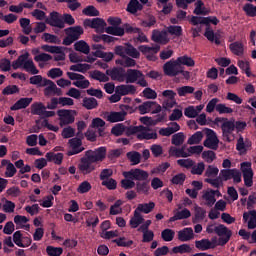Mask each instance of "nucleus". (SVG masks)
<instances>
[{"instance_id": "nucleus-1", "label": "nucleus", "mask_w": 256, "mask_h": 256, "mask_svg": "<svg viewBox=\"0 0 256 256\" xmlns=\"http://www.w3.org/2000/svg\"><path fill=\"white\" fill-rule=\"evenodd\" d=\"M107 157V147L100 146L95 150H88L80 158L78 170L81 175H91L97 169V163H102Z\"/></svg>"}, {"instance_id": "nucleus-2", "label": "nucleus", "mask_w": 256, "mask_h": 256, "mask_svg": "<svg viewBox=\"0 0 256 256\" xmlns=\"http://www.w3.org/2000/svg\"><path fill=\"white\" fill-rule=\"evenodd\" d=\"M112 135L115 137H121L123 133L126 134L127 137H131V135H136L138 141H151V139H157V132H151V128L143 125L139 126H125L123 124H116L111 129Z\"/></svg>"}, {"instance_id": "nucleus-3", "label": "nucleus", "mask_w": 256, "mask_h": 256, "mask_svg": "<svg viewBox=\"0 0 256 256\" xmlns=\"http://www.w3.org/2000/svg\"><path fill=\"white\" fill-rule=\"evenodd\" d=\"M206 232L211 235V233H216L218 235V246L225 247L228 241H231L233 237V231L227 228L224 224H218L217 226L209 224L206 228Z\"/></svg>"}, {"instance_id": "nucleus-4", "label": "nucleus", "mask_w": 256, "mask_h": 256, "mask_svg": "<svg viewBox=\"0 0 256 256\" xmlns=\"http://www.w3.org/2000/svg\"><path fill=\"white\" fill-rule=\"evenodd\" d=\"M214 125H217L219 127L220 123V129L222 131V136L224 141H227L228 143H231V135H233V131H235V120H229L225 117H216L213 121Z\"/></svg>"}, {"instance_id": "nucleus-5", "label": "nucleus", "mask_w": 256, "mask_h": 256, "mask_svg": "<svg viewBox=\"0 0 256 256\" xmlns=\"http://www.w3.org/2000/svg\"><path fill=\"white\" fill-rule=\"evenodd\" d=\"M202 23L206 25L204 37L210 41V43H215V45H221V37L218 34H215V31L211 30L212 25H219V19L216 16L204 17Z\"/></svg>"}, {"instance_id": "nucleus-6", "label": "nucleus", "mask_w": 256, "mask_h": 256, "mask_svg": "<svg viewBox=\"0 0 256 256\" xmlns=\"http://www.w3.org/2000/svg\"><path fill=\"white\" fill-rule=\"evenodd\" d=\"M66 37L63 39L62 45L69 47V45H73L75 41H79L81 39V35L85 33V30L82 26H71L64 29Z\"/></svg>"}, {"instance_id": "nucleus-7", "label": "nucleus", "mask_w": 256, "mask_h": 256, "mask_svg": "<svg viewBox=\"0 0 256 256\" xmlns=\"http://www.w3.org/2000/svg\"><path fill=\"white\" fill-rule=\"evenodd\" d=\"M202 131L206 135V139L203 142L204 147L212 149V151H217V149H219V138L217 137V133L210 128H204Z\"/></svg>"}, {"instance_id": "nucleus-8", "label": "nucleus", "mask_w": 256, "mask_h": 256, "mask_svg": "<svg viewBox=\"0 0 256 256\" xmlns=\"http://www.w3.org/2000/svg\"><path fill=\"white\" fill-rule=\"evenodd\" d=\"M57 115L59 117L60 127H65V125H72V123H75V115H77V111L60 109L57 111Z\"/></svg>"}, {"instance_id": "nucleus-9", "label": "nucleus", "mask_w": 256, "mask_h": 256, "mask_svg": "<svg viewBox=\"0 0 256 256\" xmlns=\"http://www.w3.org/2000/svg\"><path fill=\"white\" fill-rule=\"evenodd\" d=\"M124 179H133L134 181H147L149 179V172L135 168L130 171H124L122 173Z\"/></svg>"}, {"instance_id": "nucleus-10", "label": "nucleus", "mask_w": 256, "mask_h": 256, "mask_svg": "<svg viewBox=\"0 0 256 256\" xmlns=\"http://www.w3.org/2000/svg\"><path fill=\"white\" fill-rule=\"evenodd\" d=\"M83 25L85 29L90 27V29H95L96 33H103L105 31V27H107V22L102 18H86L83 21Z\"/></svg>"}, {"instance_id": "nucleus-11", "label": "nucleus", "mask_w": 256, "mask_h": 256, "mask_svg": "<svg viewBox=\"0 0 256 256\" xmlns=\"http://www.w3.org/2000/svg\"><path fill=\"white\" fill-rule=\"evenodd\" d=\"M66 75L71 81H74L72 85L78 87V89H89L91 82H89V80H85V76L82 74L67 72Z\"/></svg>"}, {"instance_id": "nucleus-12", "label": "nucleus", "mask_w": 256, "mask_h": 256, "mask_svg": "<svg viewBox=\"0 0 256 256\" xmlns=\"http://www.w3.org/2000/svg\"><path fill=\"white\" fill-rule=\"evenodd\" d=\"M83 137L78 136L75 138H71L68 143L71 147V150L67 152L68 157H71L73 155H79V153H83L85 151V147H83Z\"/></svg>"}, {"instance_id": "nucleus-13", "label": "nucleus", "mask_w": 256, "mask_h": 256, "mask_svg": "<svg viewBox=\"0 0 256 256\" xmlns=\"http://www.w3.org/2000/svg\"><path fill=\"white\" fill-rule=\"evenodd\" d=\"M45 23L50 25V27H57L58 29H65V22L63 21V16L57 11L50 13L49 17L45 19Z\"/></svg>"}, {"instance_id": "nucleus-14", "label": "nucleus", "mask_w": 256, "mask_h": 256, "mask_svg": "<svg viewBox=\"0 0 256 256\" xmlns=\"http://www.w3.org/2000/svg\"><path fill=\"white\" fill-rule=\"evenodd\" d=\"M181 66L177 63V60H170L163 66L164 74L168 77H177L179 75Z\"/></svg>"}, {"instance_id": "nucleus-15", "label": "nucleus", "mask_w": 256, "mask_h": 256, "mask_svg": "<svg viewBox=\"0 0 256 256\" xmlns=\"http://www.w3.org/2000/svg\"><path fill=\"white\" fill-rule=\"evenodd\" d=\"M106 75H108L112 81H118V83H123L125 81V69L123 67L107 69Z\"/></svg>"}, {"instance_id": "nucleus-16", "label": "nucleus", "mask_w": 256, "mask_h": 256, "mask_svg": "<svg viewBox=\"0 0 256 256\" xmlns=\"http://www.w3.org/2000/svg\"><path fill=\"white\" fill-rule=\"evenodd\" d=\"M116 93H119L122 97L125 95H135V93H137V88L131 84H121L116 87Z\"/></svg>"}, {"instance_id": "nucleus-17", "label": "nucleus", "mask_w": 256, "mask_h": 256, "mask_svg": "<svg viewBox=\"0 0 256 256\" xmlns=\"http://www.w3.org/2000/svg\"><path fill=\"white\" fill-rule=\"evenodd\" d=\"M143 77V72L137 69H128L125 71V81L126 83H137V80Z\"/></svg>"}, {"instance_id": "nucleus-18", "label": "nucleus", "mask_w": 256, "mask_h": 256, "mask_svg": "<svg viewBox=\"0 0 256 256\" xmlns=\"http://www.w3.org/2000/svg\"><path fill=\"white\" fill-rule=\"evenodd\" d=\"M215 193H218V197H221V192L219 190H210L202 195V199L206 200L205 205L207 207H212L217 202V199L215 198Z\"/></svg>"}, {"instance_id": "nucleus-19", "label": "nucleus", "mask_w": 256, "mask_h": 256, "mask_svg": "<svg viewBox=\"0 0 256 256\" xmlns=\"http://www.w3.org/2000/svg\"><path fill=\"white\" fill-rule=\"evenodd\" d=\"M195 234L193 233V228H183L182 230L178 231V240L182 243H185L187 241H191L194 239Z\"/></svg>"}, {"instance_id": "nucleus-20", "label": "nucleus", "mask_w": 256, "mask_h": 256, "mask_svg": "<svg viewBox=\"0 0 256 256\" xmlns=\"http://www.w3.org/2000/svg\"><path fill=\"white\" fill-rule=\"evenodd\" d=\"M152 41H154V43H159L160 45H167V43H169V38H167L166 32L153 30Z\"/></svg>"}, {"instance_id": "nucleus-21", "label": "nucleus", "mask_w": 256, "mask_h": 256, "mask_svg": "<svg viewBox=\"0 0 256 256\" xmlns=\"http://www.w3.org/2000/svg\"><path fill=\"white\" fill-rule=\"evenodd\" d=\"M229 49L233 55H236L237 57H243L245 54V45H243V42L236 41L229 45Z\"/></svg>"}, {"instance_id": "nucleus-22", "label": "nucleus", "mask_w": 256, "mask_h": 256, "mask_svg": "<svg viewBox=\"0 0 256 256\" xmlns=\"http://www.w3.org/2000/svg\"><path fill=\"white\" fill-rule=\"evenodd\" d=\"M30 103H33V98H20L14 105L10 107V111H19L21 109H27Z\"/></svg>"}, {"instance_id": "nucleus-23", "label": "nucleus", "mask_w": 256, "mask_h": 256, "mask_svg": "<svg viewBox=\"0 0 256 256\" xmlns=\"http://www.w3.org/2000/svg\"><path fill=\"white\" fill-rule=\"evenodd\" d=\"M149 189H151V186L147 180L137 181L135 184V191L138 195H149Z\"/></svg>"}, {"instance_id": "nucleus-24", "label": "nucleus", "mask_w": 256, "mask_h": 256, "mask_svg": "<svg viewBox=\"0 0 256 256\" xmlns=\"http://www.w3.org/2000/svg\"><path fill=\"white\" fill-rule=\"evenodd\" d=\"M125 117H127V112L125 111L111 112L107 116V121L110 123H119V121H125Z\"/></svg>"}, {"instance_id": "nucleus-25", "label": "nucleus", "mask_w": 256, "mask_h": 256, "mask_svg": "<svg viewBox=\"0 0 256 256\" xmlns=\"http://www.w3.org/2000/svg\"><path fill=\"white\" fill-rule=\"evenodd\" d=\"M82 107H84V109H87L88 111H91L99 107V102L93 97H85L82 100Z\"/></svg>"}, {"instance_id": "nucleus-26", "label": "nucleus", "mask_w": 256, "mask_h": 256, "mask_svg": "<svg viewBox=\"0 0 256 256\" xmlns=\"http://www.w3.org/2000/svg\"><path fill=\"white\" fill-rule=\"evenodd\" d=\"M75 51H78L79 53H83L84 55H89L91 53V47L85 40H80L75 42L74 44Z\"/></svg>"}, {"instance_id": "nucleus-27", "label": "nucleus", "mask_w": 256, "mask_h": 256, "mask_svg": "<svg viewBox=\"0 0 256 256\" xmlns=\"http://www.w3.org/2000/svg\"><path fill=\"white\" fill-rule=\"evenodd\" d=\"M144 221L145 218H143V215H141L137 210H134V216L130 219L129 223L132 229H137V227L142 225Z\"/></svg>"}, {"instance_id": "nucleus-28", "label": "nucleus", "mask_w": 256, "mask_h": 256, "mask_svg": "<svg viewBox=\"0 0 256 256\" xmlns=\"http://www.w3.org/2000/svg\"><path fill=\"white\" fill-rule=\"evenodd\" d=\"M91 127L92 129H98V134L100 137H103V135H105V129L103 127H105V122L103 119L101 118H94L92 120L91 123Z\"/></svg>"}, {"instance_id": "nucleus-29", "label": "nucleus", "mask_w": 256, "mask_h": 256, "mask_svg": "<svg viewBox=\"0 0 256 256\" xmlns=\"http://www.w3.org/2000/svg\"><path fill=\"white\" fill-rule=\"evenodd\" d=\"M105 33L114 35L115 37H123V35H125V28L120 26H108L105 29Z\"/></svg>"}, {"instance_id": "nucleus-30", "label": "nucleus", "mask_w": 256, "mask_h": 256, "mask_svg": "<svg viewBox=\"0 0 256 256\" xmlns=\"http://www.w3.org/2000/svg\"><path fill=\"white\" fill-rule=\"evenodd\" d=\"M126 11H128V13H131L132 15H135L137 11H143V5L139 3L138 0H130L127 5Z\"/></svg>"}, {"instance_id": "nucleus-31", "label": "nucleus", "mask_w": 256, "mask_h": 256, "mask_svg": "<svg viewBox=\"0 0 256 256\" xmlns=\"http://www.w3.org/2000/svg\"><path fill=\"white\" fill-rule=\"evenodd\" d=\"M46 159L50 163L53 162L55 165H61L63 163V153H54V152H48L46 153Z\"/></svg>"}, {"instance_id": "nucleus-32", "label": "nucleus", "mask_w": 256, "mask_h": 256, "mask_svg": "<svg viewBox=\"0 0 256 256\" xmlns=\"http://www.w3.org/2000/svg\"><path fill=\"white\" fill-rule=\"evenodd\" d=\"M153 209H155L154 202H149V203L138 204L135 211H137L140 214L145 213L146 215H148V213H151V211H153Z\"/></svg>"}, {"instance_id": "nucleus-33", "label": "nucleus", "mask_w": 256, "mask_h": 256, "mask_svg": "<svg viewBox=\"0 0 256 256\" xmlns=\"http://www.w3.org/2000/svg\"><path fill=\"white\" fill-rule=\"evenodd\" d=\"M195 247L198 251H209V249H211V240L207 238L196 240Z\"/></svg>"}, {"instance_id": "nucleus-34", "label": "nucleus", "mask_w": 256, "mask_h": 256, "mask_svg": "<svg viewBox=\"0 0 256 256\" xmlns=\"http://www.w3.org/2000/svg\"><path fill=\"white\" fill-rule=\"evenodd\" d=\"M157 105V102L153 101H146L143 102L141 105L138 106V110L140 111V115H145L147 113H151L153 107Z\"/></svg>"}, {"instance_id": "nucleus-35", "label": "nucleus", "mask_w": 256, "mask_h": 256, "mask_svg": "<svg viewBox=\"0 0 256 256\" xmlns=\"http://www.w3.org/2000/svg\"><path fill=\"white\" fill-rule=\"evenodd\" d=\"M45 109H47V107L42 102H34L31 105V114L32 115H39L40 117H42L43 112L45 111Z\"/></svg>"}, {"instance_id": "nucleus-36", "label": "nucleus", "mask_w": 256, "mask_h": 256, "mask_svg": "<svg viewBox=\"0 0 256 256\" xmlns=\"http://www.w3.org/2000/svg\"><path fill=\"white\" fill-rule=\"evenodd\" d=\"M176 63H178L179 67H181V65H185L186 67H195V60L187 55L178 57L176 59Z\"/></svg>"}, {"instance_id": "nucleus-37", "label": "nucleus", "mask_w": 256, "mask_h": 256, "mask_svg": "<svg viewBox=\"0 0 256 256\" xmlns=\"http://www.w3.org/2000/svg\"><path fill=\"white\" fill-rule=\"evenodd\" d=\"M90 77L94 79L95 81H99L100 83H107L109 82V76L107 74L99 71V70H94L91 74Z\"/></svg>"}, {"instance_id": "nucleus-38", "label": "nucleus", "mask_w": 256, "mask_h": 256, "mask_svg": "<svg viewBox=\"0 0 256 256\" xmlns=\"http://www.w3.org/2000/svg\"><path fill=\"white\" fill-rule=\"evenodd\" d=\"M169 155H170V157H177V158H179V157H183V158L191 157V154H189L188 152L183 151V150H181V148H177L175 146L170 147Z\"/></svg>"}, {"instance_id": "nucleus-39", "label": "nucleus", "mask_w": 256, "mask_h": 256, "mask_svg": "<svg viewBox=\"0 0 256 256\" xmlns=\"http://www.w3.org/2000/svg\"><path fill=\"white\" fill-rule=\"evenodd\" d=\"M23 69L26 73H31V75H39V70L35 66L33 60H27L24 63Z\"/></svg>"}, {"instance_id": "nucleus-40", "label": "nucleus", "mask_w": 256, "mask_h": 256, "mask_svg": "<svg viewBox=\"0 0 256 256\" xmlns=\"http://www.w3.org/2000/svg\"><path fill=\"white\" fill-rule=\"evenodd\" d=\"M116 65H121L122 67H135V65H137V62L135 61V59L125 56L122 59H117Z\"/></svg>"}, {"instance_id": "nucleus-41", "label": "nucleus", "mask_w": 256, "mask_h": 256, "mask_svg": "<svg viewBox=\"0 0 256 256\" xmlns=\"http://www.w3.org/2000/svg\"><path fill=\"white\" fill-rule=\"evenodd\" d=\"M203 141V130L194 133L187 141L188 145H199Z\"/></svg>"}, {"instance_id": "nucleus-42", "label": "nucleus", "mask_w": 256, "mask_h": 256, "mask_svg": "<svg viewBox=\"0 0 256 256\" xmlns=\"http://www.w3.org/2000/svg\"><path fill=\"white\" fill-rule=\"evenodd\" d=\"M191 251H193V249H191V246L189 244H182L172 248V253H179L180 255H183L185 253H191Z\"/></svg>"}, {"instance_id": "nucleus-43", "label": "nucleus", "mask_w": 256, "mask_h": 256, "mask_svg": "<svg viewBox=\"0 0 256 256\" xmlns=\"http://www.w3.org/2000/svg\"><path fill=\"white\" fill-rule=\"evenodd\" d=\"M233 173H235L234 169H222L219 173V177L223 183V181H229L233 179Z\"/></svg>"}, {"instance_id": "nucleus-44", "label": "nucleus", "mask_w": 256, "mask_h": 256, "mask_svg": "<svg viewBox=\"0 0 256 256\" xmlns=\"http://www.w3.org/2000/svg\"><path fill=\"white\" fill-rule=\"evenodd\" d=\"M172 145L179 147L185 143V134L183 132L176 133L172 136L171 140Z\"/></svg>"}, {"instance_id": "nucleus-45", "label": "nucleus", "mask_w": 256, "mask_h": 256, "mask_svg": "<svg viewBox=\"0 0 256 256\" xmlns=\"http://www.w3.org/2000/svg\"><path fill=\"white\" fill-rule=\"evenodd\" d=\"M83 15H86V17H99L100 13L97 8L93 5H89L86 8L82 10Z\"/></svg>"}, {"instance_id": "nucleus-46", "label": "nucleus", "mask_w": 256, "mask_h": 256, "mask_svg": "<svg viewBox=\"0 0 256 256\" xmlns=\"http://www.w3.org/2000/svg\"><path fill=\"white\" fill-rule=\"evenodd\" d=\"M163 241L171 242L175 239V230L166 228L161 232Z\"/></svg>"}, {"instance_id": "nucleus-47", "label": "nucleus", "mask_w": 256, "mask_h": 256, "mask_svg": "<svg viewBox=\"0 0 256 256\" xmlns=\"http://www.w3.org/2000/svg\"><path fill=\"white\" fill-rule=\"evenodd\" d=\"M121 205H123V200H117L114 205L110 207V215H121V213H123Z\"/></svg>"}, {"instance_id": "nucleus-48", "label": "nucleus", "mask_w": 256, "mask_h": 256, "mask_svg": "<svg viewBox=\"0 0 256 256\" xmlns=\"http://www.w3.org/2000/svg\"><path fill=\"white\" fill-rule=\"evenodd\" d=\"M89 69H91V65L89 64L78 63L76 65L70 66V71H77L78 73H87Z\"/></svg>"}, {"instance_id": "nucleus-49", "label": "nucleus", "mask_w": 256, "mask_h": 256, "mask_svg": "<svg viewBox=\"0 0 256 256\" xmlns=\"http://www.w3.org/2000/svg\"><path fill=\"white\" fill-rule=\"evenodd\" d=\"M127 158L131 161L132 165H139L141 163V153L134 151V152H128Z\"/></svg>"}, {"instance_id": "nucleus-50", "label": "nucleus", "mask_w": 256, "mask_h": 256, "mask_svg": "<svg viewBox=\"0 0 256 256\" xmlns=\"http://www.w3.org/2000/svg\"><path fill=\"white\" fill-rule=\"evenodd\" d=\"M177 93L179 97H185L186 95H191L195 93V88L192 86H182L177 88Z\"/></svg>"}, {"instance_id": "nucleus-51", "label": "nucleus", "mask_w": 256, "mask_h": 256, "mask_svg": "<svg viewBox=\"0 0 256 256\" xmlns=\"http://www.w3.org/2000/svg\"><path fill=\"white\" fill-rule=\"evenodd\" d=\"M120 184L122 189L129 191V189H134L136 182L133 178H125L121 180Z\"/></svg>"}, {"instance_id": "nucleus-52", "label": "nucleus", "mask_w": 256, "mask_h": 256, "mask_svg": "<svg viewBox=\"0 0 256 256\" xmlns=\"http://www.w3.org/2000/svg\"><path fill=\"white\" fill-rule=\"evenodd\" d=\"M126 55H129V57H132L133 59H139L141 57V53H139L135 47L131 44H127V47L125 48Z\"/></svg>"}, {"instance_id": "nucleus-53", "label": "nucleus", "mask_w": 256, "mask_h": 256, "mask_svg": "<svg viewBox=\"0 0 256 256\" xmlns=\"http://www.w3.org/2000/svg\"><path fill=\"white\" fill-rule=\"evenodd\" d=\"M204 175L205 177H208V179L217 177V175H219V168H217V166L209 165Z\"/></svg>"}, {"instance_id": "nucleus-54", "label": "nucleus", "mask_w": 256, "mask_h": 256, "mask_svg": "<svg viewBox=\"0 0 256 256\" xmlns=\"http://www.w3.org/2000/svg\"><path fill=\"white\" fill-rule=\"evenodd\" d=\"M46 253L49 256H61L63 255V248L61 247H53V246H47L46 247Z\"/></svg>"}, {"instance_id": "nucleus-55", "label": "nucleus", "mask_w": 256, "mask_h": 256, "mask_svg": "<svg viewBox=\"0 0 256 256\" xmlns=\"http://www.w3.org/2000/svg\"><path fill=\"white\" fill-rule=\"evenodd\" d=\"M185 179H187V175H185V173H179L172 177L171 183L173 185H183L185 183Z\"/></svg>"}, {"instance_id": "nucleus-56", "label": "nucleus", "mask_w": 256, "mask_h": 256, "mask_svg": "<svg viewBox=\"0 0 256 256\" xmlns=\"http://www.w3.org/2000/svg\"><path fill=\"white\" fill-rule=\"evenodd\" d=\"M101 185L109 189V191H115L117 189V180L109 178L108 180L102 181Z\"/></svg>"}, {"instance_id": "nucleus-57", "label": "nucleus", "mask_w": 256, "mask_h": 256, "mask_svg": "<svg viewBox=\"0 0 256 256\" xmlns=\"http://www.w3.org/2000/svg\"><path fill=\"white\" fill-rule=\"evenodd\" d=\"M177 164L180 165V167H184V169H193L195 161H193L191 158L179 159L177 160Z\"/></svg>"}, {"instance_id": "nucleus-58", "label": "nucleus", "mask_w": 256, "mask_h": 256, "mask_svg": "<svg viewBox=\"0 0 256 256\" xmlns=\"http://www.w3.org/2000/svg\"><path fill=\"white\" fill-rule=\"evenodd\" d=\"M205 171V163L199 162L197 165H193L191 169L192 175H203V172Z\"/></svg>"}, {"instance_id": "nucleus-59", "label": "nucleus", "mask_w": 256, "mask_h": 256, "mask_svg": "<svg viewBox=\"0 0 256 256\" xmlns=\"http://www.w3.org/2000/svg\"><path fill=\"white\" fill-rule=\"evenodd\" d=\"M170 35H175V37H181L183 35V28L181 26L171 25L167 28Z\"/></svg>"}, {"instance_id": "nucleus-60", "label": "nucleus", "mask_w": 256, "mask_h": 256, "mask_svg": "<svg viewBox=\"0 0 256 256\" xmlns=\"http://www.w3.org/2000/svg\"><path fill=\"white\" fill-rule=\"evenodd\" d=\"M15 93H19L17 85H8L2 90V95H15Z\"/></svg>"}, {"instance_id": "nucleus-61", "label": "nucleus", "mask_w": 256, "mask_h": 256, "mask_svg": "<svg viewBox=\"0 0 256 256\" xmlns=\"http://www.w3.org/2000/svg\"><path fill=\"white\" fill-rule=\"evenodd\" d=\"M47 75L50 79H57L58 77H63V70L61 68H52Z\"/></svg>"}, {"instance_id": "nucleus-62", "label": "nucleus", "mask_w": 256, "mask_h": 256, "mask_svg": "<svg viewBox=\"0 0 256 256\" xmlns=\"http://www.w3.org/2000/svg\"><path fill=\"white\" fill-rule=\"evenodd\" d=\"M216 111L220 115L233 113L232 108L231 107H227L225 104H217Z\"/></svg>"}, {"instance_id": "nucleus-63", "label": "nucleus", "mask_w": 256, "mask_h": 256, "mask_svg": "<svg viewBox=\"0 0 256 256\" xmlns=\"http://www.w3.org/2000/svg\"><path fill=\"white\" fill-rule=\"evenodd\" d=\"M142 95L145 99H155L157 97V92L147 87L142 91Z\"/></svg>"}, {"instance_id": "nucleus-64", "label": "nucleus", "mask_w": 256, "mask_h": 256, "mask_svg": "<svg viewBox=\"0 0 256 256\" xmlns=\"http://www.w3.org/2000/svg\"><path fill=\"white\" fill-rule=\"evenodd\" d=\"M255 7L253 4L247 3L244 5L243 11L248 17H255Z\"/></svg>"}]
</instances>
